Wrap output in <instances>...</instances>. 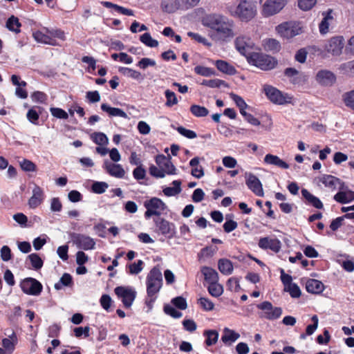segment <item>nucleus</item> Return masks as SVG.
<instances>
[{
  "mask_svg": "<svg viewBox=\"0 0 354 354\" xmlns=\"http://www.w3.org/2000/svg\"><path fill=\"white\" fill-rule=\"evenodd\" d=\"M205 25L212 30L209 35L216 41H224L234 35L232 21L224 16L209 15L205 19Z\"/></svg>",
  "mask_w": 354,
  "mask_h": 354,
  "instance_id": "f257e3e1",
  "label": "nucleus"
},
{
  "mask_svg": "<svg viewBox=\"0 0 354 354\" xmlns=\"http://www.w3.org/2000/svg\"><path fill=\"white\" fill-rule=\"evenodd\" d=\"M261 0H239L236 6H229V12L232 16L242 21H250L257 14V8Z\"/></svg>",
  "mask_w": 354,
  "mask_h": 354,
  "instance_id": "f03ea898",
  "label": "nucleus"
},
{
  "mask_svg": "<svg viewBox=\"0 0 354 354\" xmlns=\"http://www.w3.org/2000/svg\"><path fill=\"white\" fill-rule=\"evenodd\" d=\"M276 30L281 37L289 39L301 35L304 32V26L299 21H286L276 26Z\"/></svg>",
  "mask_w": 354,
  "mask_h": 354,
  "instance_id": "7ed1b4c3",
  "label": "nucleus"
},
{
  "mask_svg": "<svg viewBox=\"0 0 354 354\" xmlns=\"http://www.w3.org/2000/svg\"><path fill=\"white\" fill-rule=\"evenodd\" d=\"M162 284V276L160 269L153 268L147 277V292L149 297H153L159 292Z\"/></svg>",
  "mask_w": 354,
  "mask_h": 354,
  "instance_id": "20e7f679",
  "label": "nucleus"
},
{
  "mask_svg": "<svg viewBox=\"0 0 354 354\" xmlns=\"http://www.w3.org/2000/svg\"><path fill=\"white\" fill-rule=\"evenodd\" d=\"M250 63L261 70L268 71L273 69L276 66L277 62L270 55L262 53H253L250 57Z\"/></svg>",
  "mask_w": 354,
  "mask_h": 354,
  "instance_id": "39448f33",
  "label": "nucleus"
},
{
  "mask_svg": "<svg viewBox=\"0 0 354 354\" xmlns=\"http://www.w3.org/2000/svg\"><path fill=\"white\" fill-rule=\"evenodd\" d=\"M144 206L147 209L145 212V216L147 218H150L151 216H160L167 208L166 204L156 197L145 201Z\"/></svg>",
  "mask_w": 354,
  "mask_h": 354,
  "instance_id": "423d86ee",
  "label": "nucleus"
},
{
  "mask_svg": "<svg viewBox=\"0 0 354 354\" xmlns=\"http://www.w3.org/2000/svg\"><path fill=\"white\" fill-rule=\"evenodd\" d=\"M286 0H266L262 7L261 14L268 17L279 13L286 6Z\"/></svg>",
  "mask_w": 354,
  "mask_h": 354,
  "instance_id": "0eeeda50",
  "label": "nucleus"
},
{
  "mask_svg": "<svg viewBox=\"0 0 354 354\" xmlns=\"http://www.w3.org/2000/svg\"><path fill=\"white\" fill-rule=\"evenodd\" d=\"M263 90L267 97L274 104H283L290 102V97L270 85H265Z\"/></svg>",
  "mask_w": 354,
  "mask_h": 354,
  "instance_id": "6e6552de",
  "label": "nucleus"
},
{
  "mask_svg": "<svg viewBox=\"0 0 354 354\" xmlns=\"http://www.w3.org/2000/svg\"><path fill=\"white\" fill-rule=\"evenodd\" d=\"M257 308L263 311L261 317L269 320L278 319L282 314L281 308L274 307L270 301H263L258 304Z\"/></svg>",
  "mask_w": 354,
  "mask_h": 354,
  "instance_id": "1a4fd4ad",
  "label": "nucleus"
},
{
  "mask_svg": "<svg viewBox=\"0 0 354 354\" xmlns=\"http://www.w3.org/2000/svg\"><path fill=\"white\" fill-rule=\"evenodd\" d=\"M20 286L24 293L35 296L39 295L43 288L39 281L30 277L24 279Z\"/></svg>",
  "mask_w": 354,
  "mask_h": 354,
  "instance_id": "9d476101",
  "label": "nucleus"
},
{
  "mask_svg": "<svg viewBox=\"0 0 354 354\" xmlns=\"http://www.w3.org/2000/svg\"><path fill=\"white\" fill-rule=\"evenodd\" d=\"M71 238L73 243L75 244L78 248L85 250L93 249L95 245V242L92 238L84 234L72 233Z\"/></svg>",
  "mask_w": 354,
  "mask_h": 354,
  "instance_id": "9b49d317",
  "label": "nucleus"
},
{
  "mask_svg": "<svg viewBox=\"0 0 354 354\" xmlns=\"http://www.w3.org/2000/svg\"><path fill=\"white\" fill-rule=\"evenodd\" d=\"M158 231L168 238H172L176 234V227L174 223L169 222L163 218H157L154 220Z\"/></svg>",
  "mask_w": 354,
  "mask_h": 354,
  "instance_id": "f8f14e48",
  "label": "nucleus"
},
{
  "mask_svg": "<svg viewBox=\"0 0 354 354\" xmlns=\"http://www.w3.org/2000/svg\"><path fill=\"white\" fill-rule=\"evenodd\" d=\"M344 46V38L342 36H336L330 39L325 45V50L333 55H339Z\"/></svg>",
  "mask_w": 354,
  "mask_h": 354,
  "instance_id": "ddd939ff",
  "label": "nucleus"
},
{
  "mask_svg": "<svg viewBox=\"0 0 354 354\" xmlns=\"http://www.w3.org/2000/svg\"><path fill=\"white\" fill-rule=\"evenodd\" d=\"M118 297L122 298V303L126 308H129L136 297V292L131 288L118 286L114 290Z\"/></svg>",
  "mask_w": 354,
  "mask_h": 354,
  "instance_id": "4468645a",
  "label": "nucleus"
},
{
  "mask_svg": "<svg viewBox=\"0 0 354 354\" xmlns=\"http://www.w3.org/2000/svg\"><path fill=\"white\" fill-rule=\"evenodd\" d=\"M245 183L248 188L257 196H263L264 193L259 179L252 173H245Z\"/></svg>",
  "mask_w": 354,
  "mask_h": 354,
  "instance_id": "2eb2a0df",
  "label": "nucleus"
},
{
  "mask_svg": "<svg viewBox=\"0 0 354 354\" xmlns=\"http://www.w3.org/2000/svg\"><path fill=\"white\" fill-rule=\"evenodd\" d=\"M158 166L164 171V174L172 175L176 174V167L171 161V158L164 155H158L156 158Z\"/></svg>",
  "mask_w": 354,
  "mask_h": 354,
  "instance_id": "dca6fc26",
  "label": "nucleus"
},
{
  "mask_svg": "<svg viewBox=\"0 0 354 354\" xmlns=\"http://www.w3.org/2000/svg\"><path fill=\"white\" fill-rule=\"evenodd\" d=\"M339 192L334 196V199L339 203H348L354 201V192L350 190L344 183L338 187Z\"/></svg>",
  "mask_w": 354,
  "mask_h": 354,
  "instance_id": "f3484780",
  "label": "nucleus"
},
{
  "mask_svg": "<svg viewBox=\"0 0 354 354\" xmlns=\"http://www.w3.org/2000/svg\"><path fill=\"white\" fill-rule=\"evenodd\" d=\"M32 193V196L28 200V205L30 208L35 209L42 203L44 193L43 189L37 185H35Z\"/></svg>",
  "mask_w": 354,
  "mask_h": 354,
  "instance_id": "a211bd4d",
  "label": "nucleus"
},
{
  "mask_svg": "<svg viewBox=\"0 0 354 354\" xmlns=\"http://www.w3.org/2000/svg\"><path fill=\"white\" fill-rule=\"evenodd\" d=\"M259 246L263 250L270 249L274 252H278L281 249V242L277 239L263 237L259 239Z\"/></svg>",
  "mask_w": 354,
  "mask_h": 354,
  "instance_id": "6ab92c4d",
  "label": "nucleus"
},
{
  "mask_svg": "<svg viewBox=\"0 0 354 354\" xmlns=\"http://www.w3.org/2000/svg\"><path fill=\"white\" fill-rule=\"evenodd\" d=\"M333 10L328 9L327 11L322 12L323 19L319 25V32L321 34H326L329 30V26L333 20Z\"/></svg>",
  "mask_w": 354,
  "mask_h": 354,
  "instance_id": "aec40b11",
  "label": "nucleus"
},
{
  "mask_svg": "<svg viewBox=\"0 0 354 354\" xmlns=\"http://www.w3.org/2000/svg\"><path fill=\"white\" fill-rule=\"evenodd\" d=\"M325 286L323 283L319 280L309 279L306 283V289L307 292L318 295L324 290Z\"/></svg>",
  "mask_w": 354,
  "mask_h": 354,
  "instance_id": "412c9836",
  "label": "nucleus"
},
{
  "mask_svg": "<svg viewBox=\"0 0 354 354\" xmlns=\"http://www.w3.org/2000/svg\"><path fill=\"white\" fill-rule=\"evenodd\" d=\"M316 79L319 84L328 86L335 82V76L329 71L322 70L317 73Z\"/></svg>",
  "mask_w": 354,
  "mask_h": 354,
  "instance_id": "4be33fe9",
  "label": "nucleus"
},
{
  "mask_svg": "<svg viewBox=\"0 0 354 354\" xmlns=\"http://www.w3.org/2000/svg\"><path fill=\"white\" fill-rule=\"evenodd\" d=\"M104 167H105L106 170L107 171V172L111 176H115L117 178H122L125 174V171L120 165L114 164V163L106 161L104 162Z\"/></svg>",
  "mask_w": 354,
  "mask_h": 354,
  "instance_id": "5701e85b",
  "label": "nucleus"
},
{
  "mask_svg": "<svg viewBox=\"0 0 354 354\" xmlns=\"http://www.w3.org/2000/svg\"><path fill=\"white\" fill-rule=\"evenodd\" d=\"M160 7L162 10L167 13H174L178 10H181L178 0H162Z\"/></svg>",
  "mask_w": 354,
  "mask_h": 354,
  "instance_id": "b1692460",
  "label": "nucleus"
},
{
  "mask_svg": "<svg viewBox=\"0 0 354 354\" xmlns=\"http://www.w3.org/2000/svg\"><path fill=\"white\" fill-rule=\"evenodd\" d=\"M236 48L238 51L245 55L249 48L252 46V41L250 38L244 36L239 37L235 41Z\"/></svg>",
  "mask_w": 354,
  "mask_h": 354,
  "instance_id": "393cba45",
  "label": "nucleus"
},
{
  "mask_svg": "<svg viewBox=\"0 0 354 354\" xmlns=\"http://www.w3.org/2000/svg\"><path fill=\"white\" fill-rule=\"evenodd\" d=\"M264 162L282 169H288L289 165L275 155L268 153L264 157Z\"/></svg>",
  "mask_w": 354,
  "mask_h": 354,
  "instance_id": "a878e982",
  "label": "nucleus"
},
{
  "mask_svg": "<svg viewBox=\"0 0 354 354\" xmlns=\"http://www.w3.org/2000/svg\"><path fill=\"white\" fill-rule=\"evenodd\" d=\"M33 37L38 42L49 44L51 46L57 45L55 39L52 38L50 37V35L47 33L46 29L45 30V32H43L41 31L35 32V33H33Z\"/></svg>",
  "mask_w": 354,
  "mask_h": 354,
  "instance_id": "bb28decb",
  "label": "nucleus"
},
{
  "mask_svg": "<svg viewBox=\"0 0 354 354\" xmlns=\"http://www.w3.org/2000/svg\"><path fill=\"white\" fill-rule=\"evenodd\" d=\"M239 337L240 335L238 333L228 328H225L221 340L225 344L231 345L232 343L236 342Z\"/></svg>",
  "mask_w": 354,
  "mask_h": 354,
  "instance_id": "cd10ccee",
  "label": "nucleus"
},
{
  "mask_svg": "<svg viewBox=\"0 0 354 354\" xmlns=\"http://www.w3.org/2000/svg\"><path fill=\"white\" fill-rule=\"evenodd\" d=\"M201 272L204 276L205 280L209 283L218 282V272L213 268L203 266L201 268Z\"/></svg>",
  "mask_w": 354,
  "mask_h": 354,
  "instance_id": "c85d7f7f",
  "label": "nucleus"
},
{
  "mask_svg": "<svg viewBox=\"0 0 354 354\" xmlns=\"http://www.w3.org/2000/svg\"><path fill=\"white\" fill-rule=\"evenodd\" d=\"M301 194L308 204L317 209H322L323 207V204L321 201L317 197L310 194L307 189H303L301 190Z\"/></svg>",
  "mask_w": 354,
  "mask_h": 354,
  "instance_id": "c756f323",
  "label": "nucleus"
},
{
  "mask_svg": "<svg viewBox=\"0 0 354 354\" xmlns=\"http://www.w3.org/2000/svg\"><path fill=\"white\" fill-rule=\"evenodd\" d=\"M219 271L225 275H230L233 272L234 267L232 261L227 259H221L218 261Z\"/></svg>",
  "mask_w": 354,
  "mask_h": 354,
  "instance_id": "7c9ffc66",
  "label": "nucleus"
},
{
  "mask_svg": "<svg viewBox=\"0 0 354 354\" xmlns=\"http://www.w3.org/2000/svg\"><path fill=\"white\" fill-rule=\"evenodd\" d=\"M101 109L103 111L106 112L110 116H118L123 118H127V114L119 108L111 107L106 104H102Z\"/></svg>",
  "mask_w": 354,
  "mask_h": 354,
  "instance_id": "2f4dec72",
  "label": "nucleus"
},
{
  "mask_svg": "<svg viewBox=\"0 0 354 354\" xmlns=\"http://www.w3.org/2000/svg\"><path fill=\"white\" fill-rule=\"evenodd\" d=\"M323 184L325 185V186L328 187L331 189H335L338 188L341 184H343L344 183L341 182V180L330 175H326L324 176L321 180Z\"/></svg>",
  "mask_w": 354,
  "mask_h": 354,
  "instance_id": "473e14b6",
  "label": "nucleus"
},
{
  "mask_svg": "<svg viewBox=\"0 0 354 354\" xmlns=\"http://www.w3.org/2000/svg\"><path fill=\"white\" fill-rule=\"evenodd\" d=\"M216 66L220 71L227 75H234L236 73L235 68L225 61L217 60L216 62Z\"/></svg>",
  "mask_w": 354,
  "mask_h": 354,
  "instance_id": "72a5a7b5",
  "label": "nucleus"
},
{
  "mask_svg": "<svg viewBox=\"0 0 354 354\" xmlns=\"http://www.w3.org/2000/svg\"><path fill=\"white\" fill-rule=\"evenodd\" d=\"M21 26L19 19L14 15L9 17L6 21V28L15 33L20 32V27Z\"/></svg>",
  "mask_w": 354,
  "mask_h": 354,
  "instance_id": "f704fd0d",
  "label": "nucleus"
},
{
  "mask_svg": "<svg viewBox=\"0 0 354 354\" xmlns=\"http://www.w3.org/2000/svg\"><path fill=\"white\" fill-rule=\"evenodd\" d=\"M119 71L124 75L135 80H143L144 77L137 71L127 67H120Z\"/></svg>",
  "mask_w": 354,
  "mask_h": 354,
  "instance_id": "c9c22d12",
  "label": "nucleus"
},
{
  "mask_svg": "<svg viewBox=\"0 0 354 354\" xmlns=\"http://www.w3.org/2000/svg\"><path fill=\"white\" fill-rule=\"evenodd\" d=\"M172 184L174 187H167L163 189V193L167 196H175L181 192V182L180 180H174Z\"/></svg>",
  "mask_w": 354,
  "mask_h": 354,
  "instance_id": "e433bc0d",
  "label": "nucleus"
},
{
  "mask_svg": "<svg viewBox=\"0 0 354 354\" xmlns=\"http://www.w3.org/2000/svg\"><path fill=\"white\" fill-rule=\"evenodd\" d=\"M204 335L207 337L205 343L207 346L215 344L218 339V333L215 330H205Z\"/></svg>",
  "mask_w": 354,
  "mask_h": 354,
  "instance_id": "4c0bfd02",
  "label": "nucleus"
},
{
  "mask_svg": "<svg viewBox=\"0 0 354 354\" xmlns=\"http://www.w3.org/2000/svg\"><path fill=\"white\" fill-rule=\"evenodd\" d=\"M208 292L212 296L218 297L223 294V288L218 282L212 283L209 284Z\"/></svg>",
  "mask_w": 354,
  "mask_h": 354,
  "instance_id": "58836bf2",
  "label": "nucleus"
},
{
  "mask_svg": "<svg viewBox=\"0 0 354 354\" xmlns=\"http://www.w3.org/2000/svg\"><path fill=\"white\" fill-rule=\"evenodd\" d=\"M91 138L93 141L98 145H107L109 142V139L106 136L101 132H95L92 133L91 135Z\"/></svg>",
  "mask_w": 354,
  "mask_h": 354,
  "instance_id": "ea45409f",
  "label": "nucleus"
},
{
  "mask_svg": "<svg viewBox=\"0 0 354 354\" xmlns=\"http://www.w3.org/2000/svg\"><path fill=\"white\" fill-rule=\"evenodd\" d=\"M191 113L196 117H205L208 115L209 111L204 106L199 105H192L190 107Z\"/></svg>",
  "mask_w": 354,
  "mask_h": 354,
  "instance_id": "a19ab883",
  "label": "nucleus"
},
{
  "mask_svg": "<svg viewBox=\"0 0 354 354\" xmlns=\"http://www.w3.org/2000/svg\"><path fill=\"white\" fill-rule=\"evenodd\" d=\"M201 84L209 88H219L221 86H227V84L223 80L219 79L204 80Z\"/></svg>",
  "mask_w": 354,
  "mask_h": 354,
  "instance_id": "79ce46f5",
  "label": "nucleus"
},
{
  "mask_svg": "<svg viewBox=\"0 0 354 354\" xmlns=\"http://www.w3.org/2000/svg\"><path fill=\"white\" fill-rule=\"evenodd\" d=\"M71 283L72 277L68 273H64L60 278L59 281L55 284V288L56 290H61L63 286H68Z\"/></svg>",
  "mask_w": 354,
  "mask_h": 354,
  "instance_id": "37998d69",
  "label": "nucleus"
},
{
  "mask_svg": "<svg viewBox=\"0 0 354 354\" xmlns=\"http://www.w3.org/2000/svg\"><path fill=\"white\" fill-rule=\"evenodd\" d=\"M165 94L167 99L165 102L167 106L171 107L178 104V101L174 92L167 89L165 91Z\"/></svg>",
  "mask_w": 354,
  "mask_h": 354,
  "instance_id": "c03bdc74",
  "label": "nucleus"
},
{
  "mask_svg": "<svg viewBox=\"0 0 354 354\" xmlns=\"http://www.w3.org/2000/svg\"><path fill=\"white\" fill-rule=\"evenodd\" d=\"M140 41L149 47H156L158 45V41L153 39L151 35L147 32L140 36Z\"/></svg>",
  "mask_w": 354,
  "mask_h": 354,
  "instance_id": "a18cd8bd",
  "label": "nucleus"
},
{
  "mask_svg": "<svg viewBox=\"0 0 354 354\" xmlns=\"http://www.w3.org/2000/svg\"><path fill=\"white\" fill-rule=\"evenodd\" d=\"M339 68L344 74L354 75V60L341 64Z\"/></svg>",
  "mask_w": 354,
  "mask_h": 354,
  "instance_id": "49530a36",
  "label": "nucleus"
},
{
  "mask_svg": "<svg viewBox=\"0 0 354 354\" xmlns=\"http://www.w3.org/2000/svg\"><path fill=\"white\" fill-rule=\"evenodd\" d=\"M265 48L268 50L279 51L281 48V45L277 39H268L265 41Z\"/></svg>",
  "mask_w": 354,
  "mask_h": 354,
  "instance_id": "de8ad7c7",
  "label": "nucleus"
},
{
  "mask_svg": "<svg viewBox=\"0 0 354 354\" xmlns=\"http://www.w3.org/2000/svg\"><path fill=\"white\" fill-rule=\"evenodd\" d=\"M194 71L202 76L209 77L215 74L213 69L202 66H197L194 68Z\"/></svg>",
  "mask_w": 354,
  "mask_h": 354,
  "instance_id": "09e8293b",
  "label": "nucleus"
},
{
  "mask_svg": "<svg viewBox=\"0 0 354 354\" xmlns=\"http://www.w3.org/2000/svg\"><path fill=\"white\" fill-rule=\"evenodd\" d=\"M32 267L35 270L40 269L43 266V261L37 254L33 253L28 256Z\"/></svg>",
  "mask_w": 354,
  "mask_h": 354,
  "instance_id": "8fccbe9b",
  "label": "nucleus"
},
{
  "mask_svg": "<svg viewBox=\"0 0 354 354\" xmlns=\"http://www.w3.org/2000/svg\"><path fill=\"white\" fill-rule=\"evenodd\" d=\"M50 112L52 115L56 118L67 119L68 117V113L60 108L51 107L50 109Z\"/></svg>",
  "mask_w": 354,
  "mask_h": 354,
  "instance_id": "3c124183",
  "label": "nucleus"
},
{
  "mask_svg": "<svg viewBox=\"0 0 354 354\" xmlns=\"http://www.w3.org/2000/svg\"><path fill=\"white\" fill-rule=\"evenodd\" d=\"M230 96L231 99L235 102L236 106L239 108V109H245L248 107L247 104L241 96L234 93H230Z\"/></svg>",
  "mask_w": 354,
  "mask_h": 354,
  "instance_id": "603ef678",
  "label": "nucleus"
},
{
  "mask_svg": "<svg viewBox=\"0 0 354 354\" xmlns=\"http://www.w3.org/2000/svg\"><path fill=\"white\" fill-rule=\"evenodd\" d=\"M285 290L288 291L293 298H298L301 294L299 287L295 283L289 284L288 287H286Z\"/></svg>",
  "mask_w": 354,
  "mask_h": 354,
  "instance_id": "864d4df0",
  "label": "nucleus"
},
{
  "mask_svg": "<svg viewBox=\"0 0 354 354\" xmlns=\"http://www.w3.org/2000/svg\"><path fill=\"white\" fill-rule=\"evenodd\" d=\"M108 188V184L104 182H95L92 185V190L96 194H102Z\"/></svg>",
  "mask_w": 354,
  "mask_h": 354,
  "instance_id": "5fc2aeb1",
  "label": "nucleus"
},
{
  "mask_svg": "<svg viewBox=\"0 0 354 354\" xmlns=\"http://www.w3.org/2000/svg\"><path fill=\"white\" fill-rule=\"evenodd\" d=\"M198 303L205 310L210 311L214 309V303L207 298L201 297L198 299Z\"/></svg>",
  "mask_w": 354,
  "mask_h": 354,
  "instance_id": "6e6d98bb",
  "label": "nucleus"
},
{
  "mask_svg": "<svg viewBox=\"0 0 354 354\" xmlns=\"http://www.w3.org/2000/svg\"><path fill=\"white\" fill-rule=\"evenodd\" d=\"M343 100L346 106L354 109V90L343 95Z\"/></svg>",
  "mask_w": 354,
  "mask_h": 354,
  "instance_id": "4d7b16f0",
  "label": "nucleus"
},
{
  "mask_svg": "<svg viewBox=\"0 0 354 354\" xmlns=\"http://www.w3.org/2000/svg\"><path fill=\"white\" fill-rule=\"evenodd\" d=\"M172 304L180 310H185L187 307V301L183 297H177L171 300Z\"/></svg>",
  "mask_w": 354,
  "mask_h": 354,
  "instance_id": "13d9d810",
  "label": "nucleus"
},
{
  "mask_svg": "<svg viewBox=\"0 0 354 354\" xmlns=\"http://www.w3.org/2000/svg\"><path fill=\"white\" fill-rule=\"evenodd\" d=\"M47 33L50 35V37L52 38H58L60 39L62 41H64L66 39L65 33L64 31H62L60 29H52L49 30L46 28Z\"/></svg>",
  "mask_w": 354,
  "mask_h": 354,
  "instance_id": "bf43d9fd",
  "label": "nucleus"
},
{
  "mask_svg": "<svg viewBox=\"0 0 354 354\" xmlns=\"http://www.w3.org/2000/svg\"><path fill=\"white\" fill-rule=\"evenodd\" d=\"M316 3V0H299V7L303 10H310Z\"/></svg>",
  "mask_w": 354,
  "mask_h": 354,
  "instance_id": "052dcab7",
  "label": "nucleus"
},
{
  "mask_svg": "<svg viewBox=\"0 0 354 354\" xmlns=\"http://www.w3.org/2000/svg\"><path fill=\"white\" fill-rule=\"evenodd\" d=\"M21 169L26 171H36V165L29 160H24L20 162Z\"/></svg>",
  "mask_w": 354,
  "mask_h": 354,
  "instance_id": "680f3d73",
  "label": "nucleus"
},
{
  "mask_svg": "<svg viewBox=\"0 0 354 354\" xmlns=\"http://www.w3.org/2000/svg\"><path fill=\"white\" fill-rule=\"evenodd\" d=\"M30 97L33 102L43 103L46 100L47 95L41 91H35Z\"/></svg>",
  "mask_w": 354,
  "mask_h": 354,
  "instance_id": "e2e57ef3",
  "label": "nucleus"
},
{
  "mask_svg": "<svg viewBox=\"0 0 354 354\" xmlns=\"http://www.w3.org/2000/svg\"><path fill=\"white\" fill-rule=\"evenodd\" d=\"M177 131L180 134L189 139L195 138L197 136L194 131L187 129L183 127H178Z\"/></svg>",
  "mask_w": 354,
  "mask_h": 354,
  "instance_id": "0e129e2a",
  "label": "nucleus"
},
{
  "mask_svg": "<svg viewBox=\"0 0 354 354\" xmlns=\"http://www.w3.org/2000/svg\"><path fill=\"white\" fill-rule=\"evenodd\" d=\"M164 311L166 314L169 315L174 318H179L182 316V313L180 312L169 305L165 306Z\"/></svg>",
  "mask_w": 354,
  "mask_h": 354,
  "instance_id": "69168bd1",
  "label": "nucleus"
},
{
  "mask_svg": "<svg viewBox=\"0 0 354 354\" xmlns=\"http://www.w3.org/2000/svg\"><path fill=\"white\" fill-rule=\"evenodd\" d=\"M227 286L230 290L237 292L240 289L239 281L238 279L232 277L230 278L227 282Z\"/></svg>",
  "mask_w": 354,
  "mask_h": 354,
  "instance_id": "338daca9",
  "label": "nucleus"
},
{
  "mask_svg": "<svg viewBox=\"0 0 354 354\" xmlns=\"http://www.w3.org/2000/svg\"><path fill=\"white\" fill-rule=\"evenodd\" d=\"M133 177L137 180H142L145 178L146 171L141 166L138 165L133 171Z\"/></svg>",
  "mask_w": 354,
  "mask_h": 354,
  "instance_id": "774afa93",
  "label": "nucleus"
}]
</instances>
